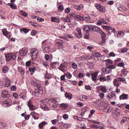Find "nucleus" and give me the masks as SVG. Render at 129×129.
Segmentation results:
<instances>
[{
  "label": "nucleus",
  "mask_w": 129,
  "mask_h": 129,
  "mask_svg": "<svg viewBox=\"0 0 129 129\" xmlns=\"http://www.w3.org/2000/svg\"><path fill=\"white\" fill-rule=\"evenodd\" d=\"M31 57L33 59H36L38 54V50L35 48L32 50L31 52Z\"/></svg>",
  "instance_id": "1"
},
{
  "label": "nucleus",
  "mask_w": 129,
  "mask_h": 129,
  "mask_svg": "<svg viewBox=\"0 0 129 129\" xmlns=\"http://www.w3.org/2000/svg\"><path fill=\"white\" fill-rule=\"evenodd\" d=\"M7 61H9L11 59L15 60L16 57V55L13 54H7L5 56Z\"/></svg>",
  "instance_id": "2"
},
{
  "label": "nucleus",
  "mask_w": 129,
  "mask_h": 129,
  "mask_svg": "<svg viewBox=\"0 0 129 129\" xmlns=\"http://www.w3.org/2000/svg\"><path fill=\"white\" fill-rule=\"evenodd\" d=\"M74 15L73 14V15ZM75 16H73V17H74V21L76 22V21H83V17L81 16L80 15H74Z\"/></svg>",
  "instance_id": "3"
},
{
  "label": "nucleus",
  "mask_w": 129,
  "mask_h": 129,
  "mask_svg": "<svg viewBox=\"0 0 129 129\" xmlns=\"http://www.w3.org/2000/svg\"><path fill=\"white\" fill-rule=\"evenodd\" d=\"M28 52L27 49L25 48H23L22 50L19 51V53L22 56L25 55Z\"/></svg>",
  "instance_id": "4"
},
{
  "label": "nucleus",
  "mask_w": 129,
  "mask_h": 129,
  "mask_svg": "<svg viewBox=\"0 0 129 129\" xmlns=\"http://www.w3.org/2000/svg\"><path fill=\"white\" fill-rule=\"evenodd\" d=\"M2 31L3 34L4 36H6V37L8 39H9L10 38V33L6 29H2Z\"/></svg>",
  "instance_id": "5"
},
{
  "label": "nucleus",
  "mask_w": 129,
  "mask_h": 129,
  "mask_svg": "<svg viewBox=\"0 0 129 129\" xmlns=\"http://www.w3.org/2000/svg\"><path fill=\"white\" fill-rule=\"evenodd\" d=\"M27 105L29 107L30 110H33L36 109L35 106L32 104V101L30 100L28 101V102Z\"/></svg>",
  "instance_id": "6"
},
{
  "label": "nucleus",
  "mask_w": 129,
  "mask_h": 129,
  "mask_svg": "<svg viewBox=\"0 0 129 129\" xmlns=\"http://www.w3.org/2000/svg\"><path fill=\"white\" fill-rule=\"evenodd\" d=\"M112 110V108L110 106L104 107L103 109V111L106 113L110 112Z\"/></svg>",
  "instance_id": "7"
},
{
  "label": "nucleus",
  "mask_w": 129,
  "mask_h": 129,
  "mask_svg": "<svg viewBox=\"0 0 129 129\" xmlns=\"http://www.w3.org/2000/svg\"><path fill=\"white\" fill-rule=\"evenodd\" d=\"M43 51L44 52H47L50 50L49 44L48 43H46L45 45L43 46Z\"/></svg>",
  "instance_id": "8"
},
{
  "label": "nucleus",
  "mask_w": 129,
  "mask_h": 129,
  "mask_svg": "<svg viewBox=\"0 0 129 129\" xmlns=\"http://www.w3.org/2000/svg\"><path fill=\"white\" fill-rule=\"evenodd\" d=\"M73 8L76 9L78 11H80V10L82 9L83 8V5L81 4L80 5H77L76 4H73Z\"/></svg>",
  "instance_id": "9"
},
{
  "label": "nucleus",
  "mask_w": 129,
  "mask_h": 129,
  "mask_svg": "<svg viewBox=\"0 0 129 129\" xmlns=\"http://www.w3.org/2000/svg\"><path fill=\"white\" fill-rule=\"evenodd\" d=\"M103 26L104 28H105L107 30H111V32L112 33H114L116 31L115 28H112L109 26Z\"/></svg>",
  "instance_id": "10"
},
{
  "label": "nucleus",
  "mask_w": 129,
  "mask_h": 129,
  "mask_svg": "<svg viewBox=\"0 0 129 129\" xmlns=\"http://www.w3.org/2000/svg\"><path fill=\"white\" fill-rule=\"evenodd\" d=\"M58 69L64 72L67 70V66L64 63H62L60 66L58 67Z\"/></svg>",
  "instance_id": "11"
},
{
  "label": "nucleus",
  "mask_w": 129,
  "mask_h": 129,
  "mask_svg": "<svg viewBox=\"0 0 129 129\" xmlns=\"http://www.w3.org/2000/svg\"><path fill=\"white\" fill-rule=\"evenodd\" d=\"M102 71L105 74L111 73L112 72V70H110L108 66H107L106 68H103L102 69Z\"/></svg>",
  "instance_id": "12"
},
{
  "label": "nucleus",
  "mask_w": 129,
  "mask_h": 129,
  "mask_svg": "<svg viewBox=\"0 0 129 129\" xmlns=\"http://www.w3.org/2000/svg\"><path fill=\"white\" fill-rule=\"evenodd\" d=\"M1 95L4 98H8L10 96V95L8 94V91L6 90L3 91Z\"/></svg>",
  "instance_id": "13"
},
{
  "label": "nucleus",
  "mask_w": 129,
  "mask_h": 129,
  "mask_svg": "<svg viewBox=\"0 0 129 129\" xmlns=\"http://www.w3.org/2000/svg\"><path fill=\"white\" fill-rule=\"evenodd\" d=\"M40 106L41 108L44 110H47L49 109V108L46 105V104L45 103H42Z\"/></svg>",
  "instance_id": "14"
},
{
  "label": "nucleus",
  "mask_w": 129,
  "mask_h": 129,
  "mask_svg": "<svg viewBox=\"0 0 129 129\" xmlns=\"http://www.w3.org/2000/svg\"><path fill=\"white\" fill-rule=\"evenodd\" d=\"M114 96H115V93L114 92H111L108 93L107 94V97L109 99H111Z\"/></svg>",
  "instance_id": "15"
},
{
  "label": "nucleus",
  "mask_w": 129,
  "mask_h": 129,
  "mask_svg": "<svg viewBox=\"0 0 129 129\" xmlns=\"http://www.w3.org/2000/svg\"><path fill=\"white\" fill-rule=\"evenodd\" d=\"M127 9L126 7L121 5L119 8H118V10L120 11L124 12L126 11Z\"/></svg>",
  "instance_id": "16"
},
{
  "label": "nucleus",
  "mask_w": 129,
  "mask_h": 129,
  "mask_svg": "<svg viewBox=\"0 0 129 129\" xmlns=\"http://www.w3.org/2000/svg\"><path fill=\"white\" fill-rule=\"evenodd\" d=\"M37 87V89L38 90V93H39L41 94L43 93L42 91V88L41 87L40 84H38V85L36 86Z\"/></svg>",
  "instance_id": "17"
},
{
  "label": "nucleus",
  "mask_w": 129,
  "mask_h": 129,
  "mask_svg": "<svg viewBox=\"0 0 129 129\" xmlns=\"http://www.w3.org/2000/svg\"><path fill=\"white\" fill-rule=\"evenodd\" d=\"M128 95L125 94L121 95L119 97V98L120 100L127 99L128 98Z\"/></svg>",
  "instance_id": "18"
},
{
  "label": "nucleus",
  "mask_w": 129,
  "mask_h": 129,
  "mask_svg": "<svg viewBox=\"0 0 129 129\" xmlns=\"http://www.w3.org/2000/svg\"><path fill=\"white\" fill-rule=\"evenodd\" d=\"M19 96L20 98L23 100L25 99L26 98V94L24 92L20 93L19 94Z\"/></svg>",
  "instance_id": "19"
},
{
  "label": "nucleus",
  "mask_w": 129,
  "mask_h": 129,
  "mask_svg": "<svg viewBox=\"0 0 129 129\" xmlns=\"http://www.w3.org/2000/svg\"><path fill=\"white\" fill-rule=\"evenodd\" d=\"M91 19L90 17L87 15H85V16L83 17V21L84 20L85 21H88Z\"/></svg>",
  "instance_id": "20"
},
{
  "label": "nucleus",
  "mask_w": 129,
  "mask_h": 129,
  "mask_svg": "<svg viewBox=\"0 0 129 129\" xmlns=\"http://www.w3.org/2000/svg\"><path fill=\"white\" fill-rule=\"evenodd\" d=\"M8 5L10 7L13 9H16L17 8V6L16 5L14 4H12L11 3H9L8 4Z\"/></svg>",
  "instance_id": "21"
},
{
  "label": "nucleus",
  "mask_w": 129,
  "mask_h": 129,
  "mask_svg": "<svg viewBox=\"0 0 129 129\" xmlns=\"http://www.w3.org/2000/svg\"><path fill=\"white\" fill-rule=\"evenodd\" d=\"M65 96L66 98H68L69 99H71L72 98V94L70 92L66 93L65 94Z\"/></svg>",
  "instance_id": "22"
},
{
  "label": "nucleus",
  "mask_w": 129,
  "mask_h": 129,
  "mask_svg": "<svg viewBox=\"0 0 129 129\" xmlns=\"http://www.w3.org/2000/svg\"><path fill=\"white\" fill-rule=\"evenodd\" d=\"M31 84L32 85L35 86H36L38 85V84H40L36 81L35 80H33L31 81Z\"/></svg>",
  "instance_id": "23"
},
{
  "label": "nucleus",
  "mask_w": 129,
  "mask_h": 129,
  "mask_svg": "<svg viewBox=\"0 0 129 129\" xmlns=\"http://www.w3.org/2000/svg\"><path fill=\"white\" fill-rule=\"evenodd\" d=\"M116 79H115L113 81V84L115 86H116L118 88L119 86V82Z\"/></svg>",
  "instance_id": "24"
},
{
  "label": "nucleus",
  "mask_w": 129,
  "mask_h": 129,
  "mask_svg": "<svg viewBox=\"0 0 129 129\" xmlns=\"http://www.w3.org/2000/svg\"><path fill=\"white\" fill-rule=\"evenodd\" d=\"M20 14L26 17L27 16V14L26 12L24 11L21 10L20 12Z\"/></svg>",
  "instance_id": "25"
},
{
  "label": "nucleus",
  "mask_w": 129,
  "mask_h": 129,
  "mask_svg": "<svg viewBox=\"0 0 129 129\" xmlns=\"http://www.w3.org/2000/svg\"><path fill=\"white\" fill-rule=\"evenodd\" d=\"M20 30L21 32L22 31H23V32L25 33H27L28 31H29V30L27 28H23L22 29H20Z\"/></svg>",
  "instance_id": "26"
},
{
  "label": "nucleus",
  "mask_w": 129,
  "mask_h": 129,
  "mask_svg": "<svg viewBox=\"0 0 129 129\" xmlns=\"http://www.w3.org/2000/svg\"><path fill=\"white\" fill-rule=\"evenodd\" d=\"M60 107L64 109H66L68 107V105L67 104L63 103L60 105Z\"/></svg>",
  "instance_id": "27"
},
{
  "label": "nucleus",
  "mask_w": 129,
  "mask_h": 129,
  "mask_svg": "<svg viewBox=\"0 0 129 129\" xmlns=\"http://www.w3.org/2000/svg\"><path fill=\"white\" fill-rule=\"evenodd\" d=\"M51 20L53 22H55L57 23L59 22V19L56 18L54 17H52L51 18Z\"/></svg>",
  "instance_id": "28"
},
{
  "label": "nucleus",
  "mask_w": 129,
  "mask_h": 129,
  "mask_svg": "<svg viewBox=\"0 0 129 129\" xmlns=\"http://www.w3.org/2000/svg\"><path fill=\"white\" fill-rule=\"evenodd\" d=\"M122 62H119V63H118L116 66L118 67H122L123 68H124V64L123 62V60H122Z\"/></svg>",
  "instance_id": "29"
},
{
  "label": "nucleus",
  "mask_w": 129,
  "mask_h": 129,
  "mask_svg": "<svg viewBox=\"0 0 129 129\" xmlns=\"http://www.w3.org/2000/svg\"><path fill=\"white\" fill-rule=\"evenodd\" d=\"M115 114L116 116H118L120 114V110L117 108H116L115 109Z\"/></svg>",
  "instance_id": "30"
},
{
  "label": "nucleus",
  "mask_w": 129,
  "mask_h": 129,
  "mask_svg": "<svg viewBox=\"0 0 129 129\" xmlns=\"http://www.w3.org/2000/svg\"><path fill=\"white\" fill-rule=\"evenodd\" d=\"M9 68L7 66L4 67L3 68V72L4 73H6L9 70Z\"/></svg>",
  "instance_id": "31"
},
{
  "label": "nucleus",
  "mask_w": 129,
  "mask_h": 129,
  "mask_svg": "<svg viewBox=\"0 0 129 129\" xmlns=\"http://www.w3.org/2000/svg\"><path fill=\"white\" fill-rule=\"evenodd\" d=\"M58 10L60 12H62L64 9V7L62 5H60L58 7Z\"/></svg>",
  "instance_id": "32"
},
{
  "label": "nucleus",
  "mask_w": 129,
  "mask_h": 129,
  "mask_svg": "<svg viewBox=\"0 0 129 129\" xmlns=\"http://www.w3.org/2000/svg\"><path fill=\"white\" fill-rule=\"evenodd\" d=\"M29 70L31 74V75L33 74L35 71V68L30 67L29 68Z\"/></svg>",
  "instance_id": "33"
},
{
  "label": "nucleus",
  "mask_w": 129,
  "mask_h": 129,
  "mask_svg": "<svg viewBox=\"0 0 129 129\" xmlns=\"http://www.w3.org/2000/svg\"><path fill=\"white\" fill-rule=\"evenodd\" d=\"M88 98V97L85 95H83L82 97V98H80V100L81 101H85Z\"/></svg>",
  "instance_id": "34"
},
{
  "label": "nucleus",
  "mask_w": 129,
  "mask_h": 129,
  "mask_svg": "<svg viewBox=\"0 0 129 129\" xmlns=\"http://www.w3.org/2000/svg\"><path fill=\"white\" fill-rule=\"evenodd\" d=\"M121 72L122 73L121 74V75H124V76H126L127 73V71H125L124 69H122L121 71Z\"/></svg>",
  "instance_id": "35"
},
{
  "label": "nucleus",
  "mask_w": 129,
  "mask_h": 129,
  "mask_svg": "<svg viewBox=\"0 0 129 129\" xmlns=\"http://www.w3.org/2000/svg\"><path fill=\"white\" fill-rule=\"evenodd\" d=\"M95 112V110H91L90 111V114L89 115V117L90 118L92 116V115Z\"/></svg>",
  "instance_id": "36"
},
{
  "label": "nucleus",
  "mask_w": 129,
  "mask_h": 129,
  "mask_svg": "<svg viewBox=\"0 0 129 129\" xmlns=\"http://www.w3.org/2000/svg\"><path fill=\"white\" fill-rule=\"evenodd\" d=\"M93 56L96 57H99L100 55V54L98 52H95L93 54Z\"/></svg>",
  "instance_id": "37"
},
{
  "label": "nucleus",
  "mask_w": 129,
  "mask_h": 129,
  "mask_svg": "<svg viewBox=\"0 0 129 129\" xmlns=\"http://www.w3.org/2000/svg\"><path fill=\"white\" fill-rule=\"evenodd\" d=\"M87 28L88 29H86V33H87V32H88L89 31H90L91 29L92 30V26H91V25H87Z\"/></svg>",
  "instance_id": "38"
},
{
  "label": "nucleus",
  "mask_w": 129,
  "mask_h": 129,
  "mask_svg": "<svg viewBox=\"0 0 129 129\" xmlns=\"http://www.w3.org/2000/svg\"><path fill=\"white\" fill-rule=\"evenodd\" d=\"M124 33L123 31H119L118 32L117 36L118 37L121 36V37H122L123 36Z\"/></svg>",
  "instance_id": "39"
},
{
  "label": "nucleus",
  "mask_w": 129,
  "mask_h": 129,
  "mask_svg": "<svg viewBox=\"0 0 129 129\" xmlns=\"http://www.w3.org/2000/svg\"><path fill=\"white\" fill-rule=\"evenodd\" d=\"M101 91L105 92H106L107 91V89L105 87L102 85L101 86Z\"/></svg>",
  "instance_id": "40"
},
{
  "label": "nucleus",
  "mask_w": 129,
  "mask_h": 129,
  "mask_svg": "<svg viewBox=\"0 0 129 129\" xmlns=\"http://www.w3.org/2000/svg\"><path fill=\"white\" fill-rule=\"evenodd\" d=\"M106 42V40L103 39H102V41L99 42V44L101 45H103L104 44H105Z\"/></svg>",
  "instance_id": "41"
},
{
  "label": "nucleus",
  "mask_w": 129,
  "mask_h": 129,
  "mask_svg": "<svg viewBox=\"0 0 129 129\" xmlns=\"http://www.w3.org/2000/svg\"><path fill=\"white\" fill-rule=\"evenodd\" d=\"M87 107H83L82 110V112L81 114L84 113L85 112L87 111Z\"/></svg>",
  "instance_id": "42"
},
{
  "label": "nucleus",
  "mask_w": 129,
  "mask_h": 129,
  "mask_svg": "<svg viewBox=\"0 0 129 129\" xmlns=\"http://www.w3.org/2000/svg\"><path fill=\"white\" fill-rule=\"evenodd\" d=\"M85 55V58L86 60L90 59H91L92 58V55H91V56H90L89 55Z\"/></svg>",
  "instance_id": "43"
},
{
  "label": "nucleus",
  "mask_w": 129,
  "mask_h": 129,
  "mask_svg": "<svg viewBox=\"0 0 129 129\" xmlns=\"http://www.w3.org/2000/svg\"><path fill=\"white\" fill-rule=\"evenodd\" d=\"M101 39H104L105 40H106V35L104 32H103V33H102L101 34Z\"/></svg>",
  "instance_id": "44"
},
{
  "label": "nucleus",
  "mask_w": 129,
  "mask_h": 129,
  "mask_svg": "<svg viewBox=\"0 0 129 129\" xmlns=\"http://www.w3.org/2000/svg\"><path fill=\"white\" fill-rule=\"evenodd\" d=\"M6 82L5 83V85L6 86H9L10 85V81L7 79L6 80Z\"/></svg>",
  "instance_id": "45"
},
{
  "label": "nucleus",
  "mask_w": 129,
  "mask_h": 129,
  "mask_svg": "<svg viewBox=\"0 0 129 129\" xmlns=\"http://www.w3.org/2000/svg\"><path fill=\"white\" fill-rule=\"evenodd\" d=\"M85 34L84 35V38L86 39H88L89 37V33L87 32V33L85 32V33H84Z\"/></svg>",
  "instance_id": "46"
},
{
  "label": "nucleus",
  "mask_w": 129,
  "mask_h": 129,
  "mask_svg": "<svg viewBox=\"0 0 129 129\" xmlns=\"http://www.w3.org/2000/svg\"><path fill=\"white\" fill-rule=\"evenodd\" d=\"M127 50V49L126 48H123L121 50V53H124L126 52Z\"/></svg>",
  "instance_id": "47"
},
{
  "label": "nucleus",
  "mask_w": 129,
  "mask_h": 129,
  "mask_svg": "<svg viewBox=\"0 0 129 129\" xmlns=\"http://www.w3.org/2000/svg\"><path fill=\"white\" fill-rule=\"evenodd\" d=\"M108 67L110 70H111L112 69H114L115 67V66L113 64H111L108 66Z\"/></svg>",
  "instance_id": "48"
},
{
  "label": "nucleus",
  "mask_w": 129,
  "mask_h": 129,
  "mask_svg": "<svg viewBox=\"0 0 129 129\" xmlns=\"http://www.w3.org/2000/svg\"><path fill=\"white\" fill-rule=\"evenodd\" d=\"M127 119V118L126 117H123V118L121 120V123H124L125 122Z\"/></svg>",
  "instance_id": "49"
},
{
  "label": "nucleus",
  "mask_w": 129,
  "mask_h": 129,
  "mask_svg": "<svg viewBox=\"0 0 129 129\" xmlns=\"http://www.w3.org/2000/svg\"><path fill=\"white\" fill-rule=\"evenodd\" d=\"M56 100L53 98H51L50 100H49V103H52L55 104L56 103Z\"/></svg>",
  "instance_id": "50"
},
{
  "label": "nucleus",
  "mask_w": 129,
  "mask_h": 129,
  "mask_svg": "<svg viewBox=\"0 0 129 129\" xmlns=\"http://www.w3.org/2000/svg\"><path fill=\"white\" fill-rule=\"evenodd\" d=\"M66 76L69 79L71 78L72 77V75L70 74V73L69 72H68L67 73Z\"/></svg>",
  "instance_id": "51"
},
{
  "label": "nucleus",
  "mask_w": 129,
  "mask_h": 129,
  "mask_svg": "<svg viewBox=\"0 0 129 129\" xmlns=\"http://www.w3.org/2000/svg\"><path fill=\"white\" fill-rule=\"evenodd\" d=\"M98 125H96L94 124H92L91 125L90 127L92 128H94L95 129H97L98 128Z\"/></svg>",
  "instance_id": "52"
},
{
  "label": "nucleus",
  "mask_w": 129,
  "mask_h": 129,
  "mask_svg": "<svg viewBox=\"0 0 129 129\" xmlns=\"http://www.w3.org/2000/svg\"><path fill=\"white\" fill-rule=\"evenodd\" d=\"M77 105L78 107H81L84 105V104L81 102H79L77 103Z\"/></svg>",
  "instance_id": "53"
},
{
  "label": "nucleus",
  "mask_w": 129,
  "mask_h": 129,
  "mask_svg": "<svg viewBox=\"0 0 129 129\" xmlns=\"http://www.w3.org/2000/svg\"><path fill=\"white\" fill-rule=\"evenodd\" d=\"M71 10L70 8H67L65 10V12L66 13L68 14Z\"/></svg>",
  "instance_id": "54"
},
{
  "label": "nucleus",
  "mask_w": 129,
  "mask_h": 129,
  "mask_svg": "<svg viewBox=\"0 0 129 129\" xmlns=\"http://www.w3.org/2000/svg\"><path fill=\"white\" fill-rule=\"evenodd\" d=\"M85 89L87 90H90L91 89V87L89 85H85Z\"/></svg>",
  "instance_id": "55"
},
{
  "label": "nucleus",
  "mask_w": 129,
  "mask_h": 129,
  "mask_svg": "<svg viewBox=\"0 0 129 129\" xmlns=\"http://www.w3.org/2000/svg\"><path fill=\"white\" fill-rule=\"evenodd\" d=\"M104 7L103 6L101 5L100 7V9H99V10L100 12H103L104 11Z\"/></svg>",
  "instance_id": "56"
},
{
  "label": "nucleus",
  "mask_w": 129,
  "mask_h": 129,
  "mask_svg": "<svg viewBox=\"0 0 129 129\" xmlns=\"http://www.w3.org/2000/svg\"><path fill=\"white\" fill-rule=\"evenodd\" d=\"M104 61H105L106 63H109L110 64L112 63V62L109 59L107 60H104Z\"/></svg>",
  "instance_id": "57"
},
{
  "label": "nucleus",
  "mask_w": 129,
  "mask_h": 129,
  "mask_svg": "<svg viewBox=\"0 0 129 129\" xmlns=\"http://www.w3.org/2000/svg\"><path fill=\"white\" fill-rule=\"evenodd\" d=\"M109 55L110 57H114L115 56V54L113 52H111L109 53Z\"/></svg>",
  "instance_id": "58"
},
{
  "label": "nucleus",
  "mask_w": 129,
  "mask_h": 129,
  "mask_svg": "<svg viewBox=\"0 0 129 129\" xmlns=\"http://www.w3.org/2000/svg\"><path fill=\"white\" fill-rule=\"evenodd\" d=\"M100 81L101 82H103L104 81H106V79L104 77H101L99 79Z\"/></svg>",
  "instance_id": "59"
},
{
  "label": "nucleus",
  "mask_w": 129,
  "mask_h": 129,
  "mask_svg": "<svg viewBox=\"0 0 129 129\" xmlns=\"http://www.w3.org/2000/svg\"><path fill=\"white\" fill-rule=\"evenodd\" d=\"M16 89V87L14 85H13L11 88V89L12 91H15Z\"/></svg>",
  "instance_id": "60"
},
{
  "label": "nucleus",
  "mask_w": 129,
  "mask_h": 129,
  "mask_svg": "<svg viewBox=\"0 0 129 129\" xmlns=\"http://www.w3.org/2000/svg\"><path fill=\"white\" fill-rule=\"evenodd\" d=\"M63 117L64 119H67L68 118V116L67 114H65L63 115Z\"/></svg>",
  "instance_id": "61"
},
{
  "label": "nucleus",
  "mask_w": 129,
  "mask_h": 129,
  "mask_svg": "<svg viewBox=\"0 0 129 129\" xmlns=\"http://www.w3.org/2000/svg\"><path fill=\"white\" fill-rule=\"evenodd\" d=\"M101 5H100L98 4H95V6L96 8L98 10L100 9V8Z\"/></svg>",
  "instance_id": "62"
},
{
  "label": "nucleus",
  "mask_w": 129,
  "mask_h": 129,
  "mask_svg": "<svg viewBox=\"0 0 129 129\" xmlns=\"http://www.w3.org/2000/svg\"><path fill=\"white\" fill-rule=\"evenodd\" d=\"M118 81L124 82L125 80V79L124 78H118Z\"/></svg>",
  "instance_id": "63"
},
{
  "label": "nucleus",
  "mask_w": 129,
  "mask_h": 129,
  "mask_svg": "<svg viewBox=\"0 0 129 129\" xmlns=\"http://www.w3.org/2000/svg\"><path fill=\"white\" fill-rule=\"evenodd\" d=\"M52 123L54 125L55 124L57 123V120L56 119H54L51 120Z\"/></svg>",
  "instance_id": "64"
}]
</instances>
